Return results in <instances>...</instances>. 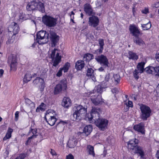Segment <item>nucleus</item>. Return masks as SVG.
<instances>
[{
    "label": "nucleus",
    "mask_w": 159,
    "mask_h": 159,
    "mask_svg": "<svg viewBox=\"0 0 159 159\" xmlns=\"http://www.w3.org/2000/svg\"><path fill=\"white\" fill-rule=\"evenodd\" d=\"M8 30L10 32H12L13 33V35L11 37V39L10 40V42H8L9 43H13L14 41L13 39L15 38L14 35L17 34L19 31L18 25L14 22H12L8 27Z\"/></svg>",
    "instance_id": "obj_10"
},
{
    "label": "nucleus",
    "mask_w": 159,
    "mask_h": 159,
    "mask_svg": "<svg viewBox=\"0 0 159 159\" xmlns=\"http://www.w3.org/2000/svg\"><path fill=\"white\" fill-rule=\"evenodd\" d=\"M90 98L92 103L96 105L104 102L103 99L102 98V96L100 94L92 95Z\"/></svg>",
    "instance_id": "obj_12"
},
{
    "label": "nucleus",
    "mask_w": 159,
    "mask_h": 159,
    "mask_svg": "<svg viewBox=\"0 0 159 159\" xmlns=\"http://www.w3.org/2000/svg\"><path fill=\"white\" fill-rule=\"evenodd\" d=\"M67 87L66 80V79H63L61 80L60 83L57 84L54 88V91L55 94L61 93L64 92Z\"/></svg>",
    "instance_id": "obj_5"
},
{
    "label": "nucleus",
    "mask_w": 159,
    "mask_h": 159,
    "mask_svg": "<svg viewBox=\"0 0 159 159\" xmlns=\"http://www.w3.org/2000/svg\"><path fill=\"white\" fill-rule=\"evenodd\" d=\"M25 103L26 106L30 107L31 112L34 109L35 107V104L34 102H32L28 98L25 99Z\"/></svg>",
    "instance_id": "obj_27"
},
{
    "label": "nucleus",
    "mask_w": 159,
    "mask_h": 159,
    "mask_svg": "<svg viewBox=\"0 0 159 159\" xmlns=\"http://www.w3.org/2000/svg\"><path fill=\"white\" fill-rule=\"evenodd\" d=\"M13 129L11 128H8L6 135L3 138V140H6L7 139H10L11 137V133L13 132Z\"/></svg>",
    "instance_id": "obj_32"
},
{
    "label": "nucleus",
    "mask_w": 159,
    "mask_h": 159,
    "mask_svg": "<svg viewBox=\"0 0 159 159\" xmlns=\"http://www.w3.org/2000/svg\"><path fill=\"white\" fill-rule=\"evenodd\" d=\"M49 34L46 31L41 30L39 31L36 35V40L39 44L47 43L48 41Z\"/></svg>",
    "instance_id": "obj_2"
},
{
    "label": "nucleus",
    "mask_w": 159,
    "mask_h": 159,
    "mask_svg": "<svg viewBox=\"0 0 159 159\" xmlns=\"http://www.w3.org/2000/svg\"><path fill=\"white\" fill-rule=\"evenodd\" d=\"M37 2L34 1L29 3L26 7L27 9L29 11L36 10L38 5Z\"/></svg>",
    "instance_id": "obj_21"
},
{
    "label": "nucleus",
    "mask_w": 159,
    "mask_h": 159,
    "mask_svg": "<svg viewBox=\"0 0 159 159\" xmlns=\"http://www.w3.org/2000/svg\"><path fill=\"white\" fill-rule=\"evenodd\" d=\"M141 26L143 30H147L151 27V24L149 21L147 24H141Z\"/></svg>",
    "instance_id": "obj_37"
},
{
    "label": "nucleus",
    "mask_w": 159,
    "mask_h": 159,
    "mask_svg": "<svg viewBox=\"0 0 159 159\" xmlns=\"http://www.w3.org/2000/svg\"><path fill=\"white\" fill-rule=\"evenodd\" d=\"M92 126L90 125H87L83 129V132L86 136H88L90 134L92 130Z\"/></svg>",
    "instance_id": "obj_28"
},
{
    "label": "nucleus",
    "mask_w": 159,
    "mask_h": 159,
    "mask_svg": "<svg viewBox=\"0 0 159 159\" xmlns=\"http://www.w3.org/2000/svg\"><path fill=\"white\" fill-rule=\"evenodd\" d=\"M144 71L149 74H153L155 75V67L150 66L144 69Z\"/></svg>",
    "instance_id": "obj_31"
},
{
    "label": "nucleus",
    "mask_w": 159,
    "mask_h": 159,
    "mask_svg": "<svg viewBox=\"0 0 159 159\" xmlns=\"http://www.w3.org/2000/svg\"><path fill=\"white\" fill-rule=\"evenodd\" d=\"M132 148H133V150L134 151L135 153L139 154L141 158H143L144 156V152L142 148L138 146Z\"/></svg>",
    "instance_id": "obj_19"
},
{
    "label": "nucleus",
    "mask_w": 159,
    "mask_h": 159,
    "mask_svg": "<svg viewBox=\"0 0 159 159\" xmlns=\"http://www.w3.org/2000/svg\"><path fill=\"white\" fill-rule=\"evenodd\" d=\"M84 11L89 16L92 15L93 13V10L92 7L89 4L86 3L84 5Z\"/></svg>",
    "instance_id": "obj_20"
},
{
    "label": "nucleus",
    "mask_w": 159,
    "mask_h": 159,
    "mask_svg": "<svg viewBox=\"0 0 159 159\" xmlns=\"http://www.w3.org/2000/svg\"><path fill=\"white\" fill-rule=\"evenodd\" d=\"M107 84L104 81L102 82L101 84H100L95 88L94 90L97 93H100L102 92V89L107 87Z\"/></svg>",
    "instance_id": "obj_18"
},
{
    "label": "nucleus",
    "mask_w": 159,
    "mask_h": 159,
    "mask_svg": "<svg viewBox=\"0 0 159 159\" xmlns=\"http://www.w3.org/2000/svg\"><path fill=\"white\" fill-rule=\"evenodd\" d=\"M139 141L138 140L134 139L130 140L128 143V147L129 148L133 150V147L138 146L137 144L138 143Z\"/></svg>",
    "instance_id": "obj_26"
},
{
    "label": "nucleus",
    "mask_w": 159,
    "mask_h": 159,
    "mask_svg": "<svg viewBox=\"0 0 159 159\" xmlns=\"http://www.w3.org/2000/svg\"><path fill=\"white\" fill-rule=\"evenodd\" d=\"M57 48H54L52 50L50 55V58L52 59L53 63V66L56 67L61 61V57L59 56V53Z\"/></svg>",
    "instance_id": "obj_7"
},
{
    "label": "nucleus",
    "mask_w": 159,
    "mask_h": 159,
    "mask_svg": "<svg viewBox=\"0 0 159 159\" xmlns=\"http://www.w3.org/2000/svg\"><path fill=\"white\" fill-rule=\"evenodd\" d=\"M19 113V111H16L15 113V120L16 121L18 119Z\"/></svg>",
    "instance_id": "obj_53"
},
{
    "label": "nucleus",
    "mask_w": 159,
    "mask_h": 159,
    "mask_svg": "<svg viewBox=\"0 0 159 159\" xmlns=\"http://www.w3.org/2000/svg\"><path fill=\"white\" fill-rule=\"evenodd\" d=\"M94 74V70L91 68H88L87 70L86 76L88 77L93 76Z\"/></svg>",
    "instance_id": "obj_38"
},
{
    "label": "nucleus",
    "mask_w": 159,
    "mask_h": 159,
    "mask_svg": "<svg viewBox=\"0 0 159 159\" xmlns=\"http://www.w3.org/2000/svg\"><path fill=\"white\" fill-rule=\"evenodd\" d=\"M99 22V19L97 16H92L89 17V24L90 26L95 27L98 25Z\"/></svg>",
    "instance_id": "obj_15"
},
{
    "label": "nucleus",
    "mask_w": 159,
    "mask_h": 159,
    "mask_svg": "<svg viewBox=\"0 0 159 159\" xmlns=\"http://www.w3.org/2000/svg\"><path fill=\"white\" fill-rule=\"evenodd\" d=\"M155 75H157L159 74V66L155 67Z\"/></svg>",
    "instance_id": "obj_50"
},
{
    "label": "nucleus",
    "mask_w": 159,
    "mask_h": 159,
    "mask_svg": "<svg viewBox=\"0 0 159 159\" xmlns=\"http://www.w3.org/2000/svg\"><path fill=\"white\" fill-rule=\"evenodd\" d=\"M125 104L127 106L129 107H132L133 106V104L132 101L129 100L128 102H126Z\"/></svg>",
    "instance_id": "obj_47"
},
{
    "label": "nucleus",
    "mask_w": 159,
    "mask_h": 159,
    "mask_svg": "<svg viewBox=\"0 0 159 159\" xmlns=\"http://www.w3.org/2000/svg\"><path fill=\"white\" fill-rule=\"evenodd\" d=\"M39 108L40 109V110L41 111H44L45 110V107H42V106H39Z\"/></svg>",
    "instance_id": "obj_62"
},
{
    "label": "nucleus",
    "mask_w": 159,
    "mask_h": 159,
    "mask_svg": "<svg viewBox=\"0 0 159 159\" xmlns=\"http://www.w3.org/2000/svg\"><path fill=\"white\" fill-rule=\"evenodd\" d=\"M139 73V71L138 70H137L136 69H135L134 71V74H137L138 75V74Z\"/></svg>",
    "instance_id": "obj_60"
},
{
    "label": "nucleus",
    "mask_w": 159,
    "mask_h": 159,
    "mask_svg": "<svg viewBox=\"0 0 159 159\" xmlns=\"http://www.w3.org/2000/svg\"><path fill=\"white\" fill-rule=\"evenodd\" d=\"M93 56L92 54L87 53L84 56V60L86 61H89L93 58Z\"/></svg>",
    "instance_id": "obj_36"
},
{
    "label": "nucleus",
    "mask_w": 159,
    "mask_h": 159,
    "mask_svg": "<svg viewBox=\"0 0 159 159\" xmlns=\"http://www.w3.org/2000/svg\"><path fill=\"white\" fill-rule=\"evenodd\" d=\"M62 70V69H61L60 70H59V71H58V72L57 73V76L60 77V76L61 75H62V73H61Z\"/></svg>",
    "instance_id": "obj_55"
},
{
    "label": "nucleus",
    "mask_w": 159,
    "mask_h": 159,
    "mask_svg": "<svg viewBox=\"0 0 159 159\" xmlns=\"http://www.w3.org/2000/svg\"><path fill=\"white\" fill-rule=\"evenodd\" d=\"M4 72L3 70L1 69L0 70V78L1 77L2 75Z\"/></svg>",
    "instance_id": "obj_59"
},
{
    "label": "nucleus",
    "mask_w": 159,
    "mask_h": 159,
    "mask_svg": "<svg viewBox=\"0 0 159 159\" xmlns=\"http://www.w3.org/2000/svg\"><path fill=\"white\" fill-rule=\"evenodd\" d=\"M128 57L129 59L136 60L138 58V56L136 53L133 52L129 51L128 53Z\"/></svg>",
    "instance_id": "obj_29"
},
{
    "label": "nucleus",
    "mask_w": 159,
    "mask_h": 159,
    "mask_svg": "<svg viewBox=\"0 0 159 159\" xmlns=\"http://www.w3.org/2000/svg\"><path fill=\"white\" fill-rule=\"evenodd\" d=\"M134 77L136 79H138L139 78V76L137 74H134Z\"/></svg>",
    "instance_id": "obj_63"
},
{
    "label": "nucleus",
    "mask_w": 159,
    "mask_h": 159,
    "mask_svg": "<svg viewBox=\"0 0 159 159\" xmlns=\"http://www.w3.org/2000/svg\"><path fill=\"white\" fill-rule=\"evenodd\" d=\"M66 159H74V157L72 154H70L66 156Z\"/></svg>",
    "instance_id": "obj_51"
},
{
    "label": "nucleus",
    "mask_w": 159,
    "mask_h": 159,
    "mask_svg": "<svg viewBox=\"0 0 159 159\" xmlns=\"http://www.w3.org/2000/svg\"><path fill=\"white\" fill-rule=\"evenodd\" d=\"M37 136V135L36 134H32L30 137H29L26 141L25 144L26 145H28L29 143H30L31 142V140L34 138H36Z\"/></svg>",
    "instance_id": "obj_43"
},
{
    "label": "nucleus",
    "mask_w": 159,
    "mask_h": 159,
    "mask_svg": "<svg viewBox=\"0 0 159 159\" xmlns=\"http://www.w3.org/2000/svg\"><path fill=\"white\" fill-rule=\"evenodd\" d=\"M75 111L73 114V120H79L83 118L87 114V107L79 105L75 106L74 108Z\"/></svg>",
    "instance_id": "obj_1"
},
{
    "label": "nucleus",
    "mask_w": 159,
    "mask_h": 159,
    "mask_svg": "<svg viewBox=\"0 0 159 159\" xmlns=\"http://www.w3.org/2000/svg\"><path fill=\"white\" fill-rule=\"evenodd\" d=\"M98 41L100 48L96 50L95 52L97 53L100 54L102 53L103 49V46L104 45V39H98Z\"/></svg>",
    "instance_id": "obj_24"
},
{
    "label": "nucleus",
    "mask_w": 159,
    "mask_h": 159,
    "mask_svg": "<svg viewBox=\"0 0 159 159\" xmlns=\"http://www.w3.org/2000/svg\"><path fill=\"white\" fill-rule=\"evenodd\" d=\"M105 79V81L108 82L110 84H111L113 83L111 77L109 73L106 75Z\"/></svg>",
    "instance_id": "obj_41"
},
{
    "label": "nucleus",
    "mask_w": 159,
    "mask_h": 159,
    "mask_svg": "<svg viewBox=\"0 0 159 159\" xmlns=\"http://www.w3.org/2000/svg\"><path fill=\"white\" fill-rule=\"evenodd\" d=\"M140 109L141 111V117L143 120H146L151 115V111L150 108L145 105L141 104Z\"/></svg>",
    "instance_id": "obj_4"
},
{
    "label": "nucleus",
    "mask_w": 159,
    "mask_h": 159,
    "mask_svg": "<svg viewBox=\"0 0 159 159\" xmlns=\"http://www.w3.org/2000/svg\"><path fill=\"white\" fill-rule=\"evenodd\" d=\"M77 143L76 139L74 137H70L68 141L67 145L70 148H74Z\"/></svg>",
    "instance_id": "obj_23"
},
{
    "label": "nucleus",
    "mask_w": 159,
    "mask_h": 159,
    "mask_svg": "<svg viewBox=\"0 0 159 159\" xmlns=\"http://www.w3.org/2000/svg\"><path fill=\"white\" fill-rule=\"evenodd\" d=\"M48 70V69L47 68H43L42 69L40 70L41 75H45L46 73Z\"/></svg>",
    "instance_id": "obj_49"
},
{
    "label": "nucleus",
    "mask_w": 159,
    "mask_h": 159,
    "mask_svg": "<svg viewBox=\"0 0 159 159\" xmlns=\"http://www.w3.org/2000/svg\"><path fill=\"white\" fill-rule=\"evenodd\" d=\"M130 32L135 37L139 36L140 32L138 28L136 27L135 25H130L129 27Z\"/></svg>",
    "instance_id": "obj_16"
},
{
    "label": "nucleus",
    "mask_w": 159,
    "mask_h": 159,
    "mask_svg": "<svg viewBox=\"0 0 159 159\" xmlns=\"http://www.w3.org/2000/svg\"><path fill=\"white\" fill-rule=\"evenodd\" d=\"M36 131H37V130L36 129H30V131L28 133V135H30V134L31 133H32L33 134H34L37 133Z\"/></svg>",
    "instance_id": "obj_46"
},
{
    "label": "nucleus",
    "mask_w": 159,
    "mask_h": 159,
    "mask_svg": "<svg viewBox=\"0 0 159 159\" xmlns=\"http://www.w3.org/2000/svg\"><path fill=\"white\" fill-rule=\"evenodd\" d=\"M49 38L52 42V46L54 47L59 41V36L57 35L54 32L51 30L49 31Z\"/></svg>",
    "instance_id": "obj_13"
},
{
    "label": "nucleus",
    "mask_w": 159,
    "mask_h": 159,
    "mask_svg": "<svg viewBox=\"0 0 159 159\" xmlns=\"http://www.w3.org/2000/svg\"><path fill=\"white\" fill-rule=\"evenodd\" d=\"M95 121L96 125L101 130H104L107 127L108 121L106 119L98 118Z\"/></svg>",
    "instance_id": "obj_9"
},
{
    "label": "nucleus",
    "mask_w": 159,
    "mask_h": 159,
    "mask_svg": "<svg viewBox=\"0 0 159 159\" xmlns=\"http://www.w3.org/2000/svg\"><path fill=\"white\" fill-rule=\"evenodd\" d=\"M71 102L69 97H64L62 102V105L65 107L68 108L71 105Z\"/></svg>",
    "instance_id": "obj_22"
},
{
    "label": "nucleus",
    "mask_w": 159,
    "mask_h": 159,
    "mask_svg": "<svg viewBox=\"0 0 159 159\" xmlns=\"http://www.w3.org/2000/svg\"><path fill=\"white\" fill-rule=\"evenodd\" d=\"M106 68V67H104V66H101L99 68L98 70L99 71H103L104 70V69Z\"/></svg>",
    "instance_id": "obj_56"
},
{
    "label": "nucleus",
    "mask_w": 159,
    "mask_h": 159,
    "mask_svg": "<svg viewBox=\"0 0 159 159\" xmlns=\"http://www.w3.org/2000/svg\"><path fill=\"white\" fill-rule=\"evenodd\" d=\"M133 128L136 131L143 134H145L144 125L143 123L141 122L138 124L134 125Z\"/></svg>",
    "instance_id": "obj_17"
},
{
    "label": "nucleus",
    "mask_w": 159,
    "mask_h": 159,
    "mask_svg": "<svg viewBox=\"0 0 159 159\" xmlns=\"http://www.w3.org/2000/svg\"><path fill=\"white\" fill-rule=\"evenodd\" d=\"M43 80L39 77H37L33 81V83L35 85H42L44 83Z\"/></svg>",
    "instance_id": "obj_34"
},
{
    "label": "nucleus",
    "mask_w": 159,
    "mask_h": 159,
    "mask_svg": "<svg viewBox=\"0 0 159 159\" xmlns=\"http://www.w3.org/2000/svg\"><path fill=\"white\" fill-rule=\"evenodd\" d=\"M87 149L90 155H92L93 157L95 156V153L94 151L93 147L90 145H89L87 146Z\"/></svg>",
    "instance_id": "obj_40"
},
{
    "label": "nucleus",
    "mask_w": 159,
    "mask_h": 159,
    "mask_svg": "<svg viewBox=\"0 0 159 159\" xmlns=\"http://www.w3.org/2000/svg\"><path fill=\"white\" fill-rule=\"evenodd\" d=\"M56 19L49 16L45 15L42 17V21L44 25L48 27H54L57 24Z\"/></svg>",
    "instance_id": "obj_6"
},
{
    "label": "nucleus",
    "mask_w": 159,
    "mask_h": 159,
    "mask_svg": "<svg viewBox=\"0 0 159 159\" xmlns=\"http://www.w3.org/2000/svg\"><path fill=\"white\" fill-rule=\"evenodd\" d=\"M152 7L153 8H157L159 7V2H157L154 4L153 5Z\"/></svg>",
    "instance_id": "obj_54"
},
{
    "label": "nucleus",
    "mask_w": 159,
    "mask_h": 159,
    "mask_svg": "<svg viewBox=\"0 0 159 159\" xmlns=\"http://www.w3.org/2000/svg\"><path fill=\"white\" fill-rule=\"evenodd\" d=\"M156 58L157 61L159 62V53L156 55Z\"/></svg>",
    "instance_id": "obj_61"
},
{
    "label": "nucleus",
    "mask_w": 159,
    "mask_h": 159,
    "mask_svg": "<svg viewBox=\"0 0 159 159\" xmlns=\"http://www.w3.org/2000/svg\"><path fill=\"white\" fill-rule=\"evenodd\" d=\"M25 157V154H20L15 159H24Z\"/></svg>",
    "instance_id": "obj_45"
},
{
    "label": "nucleus",
    "mask_w": 159,
    "mask_h": 159,
    "mask_svg": "<svg viewBox=\"0 0 159 159\" xmlns=\"http://www.w3.org/2000/svg\"><path fill=\"white\" fill-rule=\"evenodd\" d=\"M67 122L66 121V122H64L63 121H61L60 122H59L57 123V125L56 126V128L57 129H58L59 127L60 126V125L61 124H62L63 125L64 124H66Z\"/></svg>",
    "instance_id": "obj_48"
},
{
    "label": "nucleus",
    "mask_w": 159,
    "mask_h": 159,
    "mask_svg": "<svg viewBox=\"0 0 159 159\" xmlns=\"http://www.w3.org/2000/svg\"><path fill=\"white\" fill-rule=\"evenodd\" d=\"M53 110H48L47 111L45 114V119L48 123L50 125H53L57 119L54 114H53Z\"/></svg>",
    "instance_id": "obj_8"
},
{
    "label": "nucleus",
    "mask_w": 159,
    "mask_h": 159,
    "mask_svg": "<svg viewBox=\"0 0 159 159\" xmlns=\"http://www.w3.org/2000/svg\"><path fill=\"white\" fill-rule=\"evenodd\" d=\"M156 157L159 159V152L158 151H157L156 154Z\"/></svg>",
    "instance_id": "obj_64"
},
{
    "label": "nucleus",
    "mask_w": 159,
    "mask_h": 159,
    "mask_svg": "<svg viewBox=\"0 0 159 159\" xmlns=\"http://www.w3.org/2000/svg\"><path fill=\"white\" fill-rule=\"evenodd\" d=\"M113 77L115 80V84H119L120 81V77L119 74H116L114 75Z\"/></svg>",
    "instance_id": "obj_42"
},
{
    "label": "nucleus",
    "mask_w": 159,
    "mask_h": 159,
    "mask_svg": "<svg viewBox=\"0 0 159 159\" xmlns=\"http://www.w3.org/2000/svg\"><path fill=\"white\" fill-rule=\"evenodd\" d=\"M37 4L36 10H38L42 13L44 12L45 9L43 3L40 2H38Z\"/></svg>",
    "instance_id": "obj_30"
},
{
    "label": "nucleus",
    "mask_w": 159,
    "mask_h": 159,
    "mask_svg": "<svg viewBox=\"0 0 159 159\" xmlns=\"http://www.w3.org/2000/svg\"><path fill=\"white\" fill-rule=\"evenodd\" d=\"M70 65V63L68 62L66 63L63 67L62 68V70H63L64 72H66L68 70Z\"/></svg>",
    "instance_id": "obj_44"
},
{
    "label": "nucleus",
    "mask_w": 159,
    "mask_h": 159,
    "mask_svg": "<svg viewBox=\"0 0 159 159\" xmlns=\"http://www.w3.org/2000/svg\"><path fill=\"white\" fill-rule=\"evenodd\" d=\"M101 112L100 109L98 107H93L91 112L86 115V118H88L89 121H91L93 120L95 121L97 119V118L99 116V114Z\"/></svg>",
    "instance_id": "obj_3"
},
{
    "label": "nucleus",
    "mask_w": 159,
    "mask_h": 159,
    "mask_svg": "<svg viewBox=\"0 0 159 159\" xmlns=\"http://www.w3.org/2000/svg\"><path fill=\"white\" fill-rule=\"evenodd\" d=\"M32 78L30 74L29 73H27L24 78V81L26 83L30 80Z\"/></svg>",
    "instance_id": "obj_39"
},
{
    "label": "nucleus",
    "mask_w": 159,
    "mask_h": 159,
    "mask_svg": "<svg viewBox=\"0 0 159 159\" xmlns=\"http://www.w3.org/2000/svg\"><path fill=\"white\" fill-rule=\"evenodd\" d=\"M145 64V62H143L138 63L137 65L138 70L139 71V73H143L144 70L145 69H144V67Z\"/></svg>",
    "instance_id": "obj_35"
},
{
    "label": "nucleus",
    "mask_w": 159,
    "mask_h": 159,
    "mask_svg": "<svg viewBox=\"0 0 159 159\" xmlns=\"http://www.w3.org/2000/svg\"><path fill=\"white\" fill-rule=\"evenodd\" d=\"M134 42L136 43L137 45L140 46H143L144 44V42L141 39L139 38L138 37H136L135 39H134Z\"/></svg>",
    "instance_id": "obj_33"
},
{
    "label": "nucleus",
    "mask_w": 159,
    "mask_h": 159,
    "mask_svg": "<svg viewBox=\"0 0 159 159\" xmlns=\"http://www.w3.org/2000/svg\"><path fill=\"white\" fill-rule=\"evenodd\" d=\"M51 153L52 155H57L56 153L55 152V151L54 150H53L52 149H51Z\"/></svg>",
    "instance_id": "obj_58"
},
{
    "label": "nucleus",
    "mask_w": 159,
    "mask_h": 159,
    "mask_svg": "<svg viewBox=\"0 0 159 159\" xmlns=\"http://www.w3.org/2000/svg\"><path fill=\"white\" fill-rule=\"evenodd\" d=\"M8 62L10 63L11 69L15 70L17 65V60L16 56L11 54L8 57Z\"/></svg>",
    "instance_id": "obj_14"
},
{
    "label": "nucleus",
    "mask_w": 159,
    "mask_h": 159,
    "mask_svg": "<svg viewBox=\"0 0 159 159\" xmlns=\"http://www.w3.org/2000/svg\"><path fill=\"white\" fill-rule=\"evenodd\" d=\"M111 91L113 93H117L119 90L117 88H115L112 89Z\"/></svg>",
    "instance_id": "obj_52"
},
{
    "label": "nucleus",
    "mask_w": 159,
    "mask_h": 159,
    "mask_svg": "<svg viewBox=\"0 0 159 159\" xmlns=\"http://www.w3.org/2000/svg\"><path fill=\"white\" fill-rule=\"evenodd\" d=\"M96 60L99 62L102 66L104 67H109V62L108 59L105 56L101 55L96 57L95 58Z\"/></svg>",
    "instance_id": "obj_11"
},
{
    "label": "nucleus",
    "mask_w": 159,
    "mask_h": 159,
    "mask_svg": "<svg viewBox=\"0 0 159 159\" xmlns=\"http://www.w3.org/2000/svg\"><path fill=\"white\" fill-rule=\"evenodd\" d=\"M89 77L91 78L92 80L94 82L96 81V77L94 76V75H93V76H91Z\"/></svg>",
    "instance_id": "obj_57"
},
{
    "label": "nucleus",
    "mask_w": 159,
    "mask_h": 159,
    "mask_svg": "<svg viewBox=\"0 0 159 159\" xmlns=\"http://www.w3.org/2000/svg\"><path fill=\"white\" fill-rule=\"evenodd\" d=\"M84 61L79 60L75 63V68L77 70H81L84 67Z\"/></svg>",
    "instance_id": "obj_25"
}]
</instances>
